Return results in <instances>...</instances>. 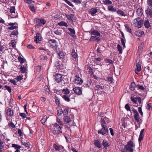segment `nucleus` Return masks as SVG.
Wrapping results in <instances>:
<instances>
[{
	"label": "nucleus",
	"mask_w": 152,
	"mask_h": 152,
	"mask_svg": "<svg viewBox=\"0 0 152 152\" xmlns=\"http://www.w3.org/2000/svg\"><path fill=\"white\" fill-rule=\"evenodd\" d=\"M91 34L92 35H96L99 37H100L101 36L100 34L96 30H94L92 31L91 32Z\"/></svg>",
	"instance_id": "23"
},
{
	"label": "nucleus",
	"mask_w": 152,
	"mask_h": 152,
	"mask_svg": "<svg viewBox=\"0 0 152 152\" xmlns=\"http://www.w3.org/2000/svg\"><path fill=\"white\" fill-rule=\"evenodd\" d=\"M39 58L42 60H43L45 59L46 60L47 58V57L46 56L42 55L40 56Z\"/></svg>",
	"instance_id": "61"
},
{
	"label": "nucleus",
	"mask_w": 152,
	"mask_h": 152,
	"mask_svg": "<svg viewBox=\"0 0 152 152\" xmlns=\"http://www.w3.org/2000/svg\"><path fill=\"white\" fill-rule=\"evenodd\" d=\"M152 69L149 66H146L144 69V74L145 75H148L151 73Z\"/></svg>",
	"instance_id": "8"
},
{
	"label": "nucleus",
	"mask_w": 152,
	"mask_h": 152,
	"mask_svg": "<svg viewBox=\"0 0 152 152\" xmlns=\"http://www.w3.org/2000/svg\"><path fill=\"white\" fill-rule=\"evenodd\" d=\"M125 108L127 111H130V108L128 104H127L125 105Z\"/></svg>",
	"instance_id": "58"
},
{
	"label": "nucleus",
	"mask_w": 152,
	"mask_h": 152,
	"mask_svg": "<svg viewBox=\"0 0 152 152\" xmlns=\"http://www.w3.org/2000/svg\"><path fill=\"white\" fill-rule=\"evenodd\" d=\"M54 77L56 81L58 83L61 82L63 80L62 77L60 74H57L54 75Z\"/></svg>",
	"instance_id": "6"
},
{
	"label": "nucleus",
	"mask_w": 152,
	"mask_h": 152,
	"mask_svg": "<svg viewBox=\"0 0 152 152\" xmlns=\"http://www.w3.org/2000/svg\"><path fill=\"white\" fill-rule=\"evenodd\" d=\"M117 48L118 51L120 53H122V48L121 47L119 44L117 45Z\"/></svg>",
	"instance_id": "50"
},
{
	"label": "nucleus",
	"mask_w": 152,
	"mask_h": 152,
	"mask_svg": "<svg viewBox=\"0 0 152 152\" xmlns=\"http://www.w3.org/2000/svg\"><path fill=\"white\" fill-rule=\"evenodd\" d=\"M69 109L67 108H65L64 109V111H63V113L64 116H67L68 113Z\"/></svg>",
	"instance_id": "35"
},
{
	"label": "nucleus",
	"mask_w": 152,
	"mask_h": 152,
	"mask_svg": "<svg viewBox=\"0 0 152 152\" xmlns=\"http://www.w3.org/2000/svg\"><path fill=\"white\" fill-rule=\"evenodd\" d=\"M138 111L139 112L140 114V115L142 116H143V113L141 107H139L138 108Z\"/></svg>",
	"instance_id": "63"
},
{
	"label": "nucleus",
	"mask_w": 152,
	"mask_h": 152,
	"mask_svg": "<svg viewBox=\"0 0 152 152\" xmlns=\"http://www.w3.org/2000/svg\"><path fill=\"white\" fill-rule=\"evenodd\" d=\"M18 32L17 30H15L14 31H12L11 33V34L10 35V37H11V35H15L17 36L18 35Z\"/></svg>",
	"instance_id": "45"
},
{
	"label": "nucleus",
	"mask_w": 152,
	"mask_h": 152,
	"mask_svg": "<svg viewBox=\"0 0 152 152\" xmlns=\"http://www.w3.org/2000/svg\"><path fill=\"white\" fill-rule=\"evenodd\" d=\"M145 129H142L140 131V134L139 135V138L138 139L139 142H140L143 139L144 135L143 134Z\"/></svg>",
	"instance_id": "14"
},
{
	"label": "nucleus",
	"mask_w": 152,
	"mask_h": 152,
	"mask_svg": "<svg viewBox=\"0 0 152 152\" xmlns=\"http://www.w3.org/2000/svg\"><path fill=\"white\" fill-rule=\"evenodd\" d=\"M47 118L44 117L41 120V121L42 124H44L45 123L46 121Z\"/></svg>",
	"instance_id": "59"
},
{
	"label": "nucleus",
	"mask_w": 152,
	"mask_h": 152,
	"mask_svg": "<svg viewBox=\"0 0 152 152\" xmlns=\"http://www.w3.org/2000/svg\"><path fill=\"white\" fill-rule=\"evenodd\" d=\"M10 10V12H11L12 14H15V7L13 6L12 7H11Z\"/></svg>",
	"instance_id": "44"
},
{
	"label": "nucleus",
	"mask_w": 152,
	"mask_h": 152,
	"mask_svg": "<svg viewBox=\"0 0 152 152\" xmlns=\"http://www.w3.org/2000/svg\"><path fill=\"white\" fill-rule=\"evenodd\" d=\"M136 87L138 89H140V90H143L145 89V88L143 87V86L139 85H137Z\"/></svg>",
	"instance_id": "49"
},
{
	"label": "nucleus",
	"mask_w": 152,
	"mask_h": 152,
	"mask_svg": "<svg viewBox=\"0 0 152 152\" xmlns=\"http://www.w3.org/2000/svg\"><path fill=\"white\" fill-rule=\"evenodd\" d=\"M102 145L105 149H107V147L110 146V145L105 140H103L102 142Z\"/></svg>",
	"instance_id": "19"
},
{
	"label": "nucleus",
	"mask_w": 152,
	"mask_h": 152,
	"mask_svg": "<svg viewBox=\"0 0 152 152\" xmlns=\"http://www.w3.org/2000/svg\"><path fill=\"white\" fill-rule=\"evenodd\" d=\"M45 91L46 94L47 95H49L50 93V91L49 89L48 88V86H46L45 87Z\"/></svg>",
	"instance_id": "39"
},
{
	"label": "nucleus",
	"mask_w": 152,
	"mask_h": 152,
	"mask_svg": "<svg viewBox=\"0 0 152 152\" xmlns=\"http://www.w3.org/2000/svg\"><path fill=\"white\" fill-rule=\"evenodd\" d=\"M97 12V10L95 8H91L89 12V13L93 16H94L95 14Z\"/></svg>",
	"instance_id": "12"
},
{
	"label": "nucleus",
	"mask_w": 152,
	"mask_h": 152,
	"mask_svg": "<svg viewBox=\"0 0 152 152\" xmlns=\"http://www.w3.org/2000/svg\"><path fill=\"white\" fill-rule=\"evenodd\" d=\"M6 113L7 115L11 117L13 115V110H11V109L9 108L7 110Z\"/></svg>",
	"instance_id": "16"
},
{
	"label": "nucleus",
	"mask_w": 152,
	"mask_h": 152,
	"mask_svg": "<svg viewBox=\"0 0 152 152\" xmlns=\"http://www.w3.org/2000/svg\"><path fill=\"white\" fill-rule=\"evenodd\" d=\"M8 126L10 127H11L12 128H15V126L14 124L12 123V122H11L10 123L8 124Z\"/></svg>",
	"instance_id": "60"
},
{
	"label": "nucleus",
	"mask_w": 152,
	"mask_h": 152,
	"mask_svg": "<svg viewBox=\"0 0 152 152\" xmlns=\"http://www.w3.org/2000/svg\"><path fill=\"white\" fill-rule=\"evenodd\" d=\"M40 34L39 33H37L36 34V36L34 37V41L36 43H39L40 41H41V38H40Z\"/></svg>",
	"instance_id": "10"
},
{
	"label": "nucleus",
	"mask_w": 152,
	"mask_h": 152,
	"mask_svg": "<svg viewBox=\"0 0 152 152\" xmlns=\"http://www.w3.org/2000/svg\"><path fill=\"white\" fill-rule=\"evenodd\" d=\"M62 91V92H64V94L66 95L69 94L70 93L69 90L67 88H66V89H63Z\"/></svg>",
	"instance_id": "41"
},
{
	"label": "nucleus",
	"mask_w": 152,
	"mask_h": 152,
	"mask_svg": "<svg viewBox=\"0 0 152 152\" xmlns=\"http://www.w3.org/2000/svg\"><path fill=\"white\" fill-rule=\"evenodd\" d=\"M147 16L149 18H152V9L148 6V8L145 10Z\"/></svg>",
	"instance_id": "5"
},
{
	"label": "nucleus",
	"mask_w": 152,
	"mask_h": 152,
	"mask_svg": "<svg viewBox=\"0 0 152 152\" xmlns=\"http://www.w3.org/2000/svg\"><path fill=\"white\" fill-rule=\"evenodd\" d=\"M135 146L133 142L130 140L127 143V144L124 146V148L125 149H123L121 150V152H133L134 151V149L132 148Z\"/></svg>",
	"instance_id": "1"
},
{
	"label": "nucleus",
	"mask_w": 152,
	"mask_h": 152,
	"mask_svg": "<svg viewBox=\"0 0 152 152\" xmlns=\"http://www.w3.org/2000/svg\"><path fill=\"white\" fill-rule=\"evenodd\" d=\"M92 83V82L91 79H88L87 81V83L85 85V87H88V88L89 87Z\"/></svg>",
	"instance_id": "24"
},
{
	"label": "nucleus",
	"mask_w": 152,
	"mask_h": 152,
	"mask_svg": "<svg viewBox=\"0 0 152 152\" xmlns=\"http://www.w3.org/2000/svg\"><path fill=\"white\" fill-rule=\"evenodd\" d=\"M53 146L56 151H59L61 150V147L55 144H54Z\"/></svg>",
	"instance_id": "47"
},
{
	"label": "nucleus",
	"mask_w": 152,
	"mask_h": 152,
	"mask_svg": "<svg viewBox=\"0 0 152 152\" xmlns=\"http://www.w3.org/2000/svg\"><path fill=\"white\" fill-rule=\"evenodd\" d=\"M94 143L95 145L98 148H100L102 147V144L98 140H96L94 141Z\"/></svg>",
	"instance_id": "15"
},
{
	"label": "nucleus",
	"mask_w": 152,
	"mask_h": 152,
	"mask_svg": "<svg viewBox=\"0 0 152 152\" xmlns=\"http://www.w3.org/2000/svg\"><path fill=\"white\" fill-rule=\"evenodd\" d=\"M143 10L141 8H139L137 10L136 12L137 15L139 16H141L143 15Z\"/></svg>",
	"instance_id": "17"
},
{
	"label": "nucleus",
	"mask_w": 152,
	"mask_h": 152,
	"mask_svg": "<svg viewBox=\"0 0 152 152\" xmlns=\"http://www.w3.org/2000/svg\"><path fill=\"white\" fill-rule=\"evenodd\" d=\"M40 20V23H41L43 25H44L45 24L46 21L44 19L42 18Z\"/></svg>",
	"instance_id": "64"
},
{
	"label": "nucleus",
	"mask_w": 152,
	"mask_h": 152,
	"mask_svg": "<svg viewBox=\"0 0 152 152\" xmlns=\"http://www.w3.org/2000/svg\"><path fill=\"white\" fill-rule=\"evenodd\" d=\"M144 25L145 28H148L151 26L148 20H146L144 22Z\"/></svg>",
	"instance_id": "22"
},
{
	"label": "nucleus",
	"mask_w": 152,
	"mask_h": 152,
	"mask_svg": "<svg viewBox=\"0 0 152 152\" xmlns=\"http://www.w3.org/2000/svg\"><path fill=\"white\" fill-rule=\"evenodd\" d=\"M62 97L67 102L70 101V98L68 95H64L62 96Z\"/></svg>",
	"instance_id": "29"
},
{
	"label": "nucleus",
	"mask_w": 152,
	"mask_h": 152,
	"mask_svg": "<svg viewBox=\"0 0 152 152\" xmlns=\"http://www.w3.org/2000/svg\"><path fill=\"white\" fill-rule=\"evenodd\" d=\"M104 129L103 128L98 131V133L99 134H101L102 135H104L106 134V133L104 132Z\"/></svg>",
	"instance_id": "33"
},
{
	"label": "nucleus",
	"mask_w": 152,
	"mask_h": 152,
	"mask_svg": "<svg viewBox=\"0 0 152 152\" xmlns=\"http://www.w3.org/2000/svg\"><path fill=\"white\" fill-rule=\"evenodd\" d=\"M53 126V133L54 134H58L60 133H62V131L61 126L57 123L52 124V126Z\"/></svg>",
	"instance_id": "2"
},
{
	"label": "nucleus",
	"mask_w": 152,
	"mask_h": 152,
	"mask_svg": "<svg viewBox=\"0 0 152 152\" xmlns=\"http://www.w3.org/2000/svg\"><path fill=\"white\" fill-rule=\"evenodd\" d=\"M74 92L76 94L80 95L82 94V91L80 88L78 87H76L73 88Z\"/></svg>",
	"instance_id": "7"
},
{
	"label": "nucleus",
	"mask_w": 152,
	"mask_h": 152,
	"mask_svg": "<svg viewBox=\"0 0 152 152\" xmlns=\"http://www.w3.org/2000/svg\"><path fill=\"white\" fill-rule=\"evenodd\" d=\"M130 99H131V100L135 104H136L137 103V100L136 98H134V97H133L132 96H131L130 97Z\"/></svg>",
	"instance_id": "55"
},
{
	"label": "nucleus",
	"mask_w": 152,
	"mask_h": 152,
	"mask_svg": "<svg viewBox=\"0 0 152 152\" xmlns=\"http://www.w3.org/2000/svg\"><path fill=\"white\" fill-rule=\"evenodd\" d=\"M3 143V142L0 139V152H2L1 149L4 148V146L2 145Z\"/></svg>",
	"instance_id": "46"
},
{
	"label": "nucleus",
	"mask_w": 152,
	"mask_h": 152,
	"mask_svg": "<svg viewBox=\"0 0 152 152\" xmlns=\"http://www.w3.org/2000/svg\"><path fill=\"white\" fill-rule=\"evenodd\" d=\"M132 111L134 113V117L139 116V114L137 111L135 109H133Z\"/></svg>",
	"instance_id": "37"
},
{
	"label": "nucleus",
	"mask_w": 152,
	"mask_h": 152,
	"mask_svg": "<svg viewBox=\"0 0 152 152\" xmlns=\"http://www.w3.org/2000/svg\"><path fill=\"white\" fill-rule=\"evenodd\" d=\"M147 3L149 6L152 7V0H147Z\"/></svg>",
	"instance_id": "57"
},
{
	"label": "nucleus",
	"mask_w": 152,
	"mask_h": 152,
	"mask_svg": "<svg viewBox=\"0 0 152 152\" xmlns=\"http://www.w3.org/2000/svg\"><path fill=\"white\" fill-rule=\"evenodd\" d=\"M60 31H61V30H58L57 29H56L54 31V33L58 35H61V33Z\"/></svg>",
	"instance_id": "48"
},
{
	"label": "nucleus",
	"mask_w": 152,
	"mask_h": 152,
	"mask_svg": "<svg viewBox=\"0 0 152 152\" xmlns=\"http://www.w3.org/2000/svg\"><path fill=\"white\" fill-rule=\"evenodd\" d=\"M28 7L30 9V10L32 11H34L35 10V8L34 6L33 5L31 4L28 5Z\"/></svg>",
	"instance_id": "54"
},
{
	"label": "nucleus",
	"mask_w": 152,
	"mask_h": 152,
	"mask_svg": "<svg viewBox=\"0 0 152 152\" xmlns=\"http://www.w3.org/2000/svg\"><path fill=\"white\" fill-rule=\"evenodd\" d=\"M19 115L23 118H24L26 117V115L25 113H20Z\"/></svg>",
	"instance_id": "62"
},
{
	"label": "nucleus",
	"mask_w": 152,
	"mask_h": 152,
	"mask_svg": "<svg viewBox=\"0 0 152 152\" xmlns=\"http://www.w3.org/2000/svg\"><path fill=\"white\" fill-rule=\"evenodd\" d=\"M58 55L60 58H63L64 56V54L63 53L60 51H58L57 52Z\"/></svg>",
	"instance_id": "25"
},
{
	"label": "nucleus",
	"mask_w": 152,
	"mask_h": 152,
	"mask_svg": "<svg viewBox=\"0 0 152 152\" xmlns=\"http://www.w3.org/2000/svg\"><path fill=\"white\" fill-rule=\"evenodd\" d=\"M57 44V42L54 39H50L48 41L49 46L51 48H54L56 50L58 47Z\"/></svg>",
	"instance_id": "4"
},
{
	"label": "nucleus",
	"mask_w": 152,
	"mask_h": 152,
	"mask_svg": "<svg viewBox=\"0 0 152 152\" xmlns=\"http://www.w3.org/2000/svg\"><path fill=\"white\" fill-rule=\"evenodd\" d=\"M75 83L77 84H81L82 83L83 81L82 79L78 75L75 76Z\"/></svg>",
	"instance_id": "9"
},
{
	"label": "nucleus",
	"mask_w": 152,
	"mask_h": 152,
	"mask_svg": "<svg viewBox=\"0 0 152 152\" xmlns=\"http://www.w3.org/2000/svg\"><path fill=\"white\" fill-rule=\"evenodd\" d=\"M100 122H101V123H102V126L103 127V128H104L105 127H106L105 125L106 124L105 121L104 120V119L101 118V120L100 121Z\"/></svg>",
	"instance_id": "42"
},
{
	"label": "nucleus",
	"mask_w": 152,
	"mask_h": 152,
	"mask_svg": "<svg viewBox=\"0 0 152 152\" xmlns=\"http://www.w3.org/2000/svg\"><path fill=\"white\" fill-rule=\"evenodd\" d=\"M108 10L112 12H116V9L113 6L110 5L108 7Z\"/></svg>",
	"instance_id": "26"
},
{
	"label": "nucleus",
	"mask_w": 152,
	"mask_h": 152,
	"mask_svg": "<svg viewBox=\"0 0 152 152\" xmlns=\"http://www.w3.org/2000/svg\"><path fill=\"white\" fill-rule=\"evenodd\" d=\"M100 40V38L95 36H91V37L90 39H89V41H96L97 42H99Z\"/></svg>",
	"instance_id": "11"
},
{
	"label": "nucleus",
	"mask_w": 152,
	"mask_h": 152,
	"mask_svg": "<svg viewBox=\"0 0 152 152\" xmlns=\"http://www.w3.org/2000/svg\"><path fill=\"white\" fill-rule=\"evenodd\" d=\"M125 26L127 31L132 34V32L131 29L129 28V26L127 25H125Z\"/></svg>",
	"instance_id": "40"
},
{
	"label": "nucleus",
	"mask_w": 152,
	"mask_h": 152,
	"mask_svg": "<svg viewBox=\"0 0 152 152\" xmlns=\"http://www.w3.org/2000/svg\"><path fill=\"white\" fill-rule=\"evenodd\" d=\"M4 88H5L10 93L11 92V89L10 86L5 85L4 86Z\"/></svg>",
	"instance_id": "53"
},
{
	"label": "nucleus",
	"mask_w": 152,
	"mask_h": 152,
	"mask_svg": "<svg viewBox=\"0 0 152 152\" xmlns=\"http://www.w3.org/2000/svg\"><path fill=\"white\" fill-rule=\"evenodd\" d=\"M136 66L137 68L135 70V72L137 74L138 73L140 72L141 70V65L139 62L137 63Z\"/></svg>",
	"instance_id": "13"
},
{
	"label": "nucleus",
	"mask_w": 152,
	"mask_h": 152,
	"mask_svg": "<svg viewBox=\"0 0 152 152\" xmlns=\"http://www.w3.org/2000/svg\"><path fill=\"white\" fill-rule=\"evenodd\" d=\"M134 118L138 123V124L139 125H140L142 122V120L141 118H140V116L135 117Z\"/></svg>",
	"instance_id": "30"
},
{
	"label": "nucleus",
	"mask_w": 152,
	"mask_h": 152,
	"mask_svg": "<svg viewBox=\"0 0 152 152\" xmlns=\"http://www.w3.org/2000/svg\"><path fill=\"white\" fill-rule=\"evenodd\" d=\"M58 24L61 26H65L66 27H67L68 26L67 23L64 21H62L58 23Z\"/></svg>",
	"instance_id": "27"
},
{
	"label": "nucleus",
	"mask_w": 152,
	"mask_h": 152,
	"mask_svg": "<svg viewBox=\"0 0 152 152\" xmlns=\"http://www.w3.org/2000/svg\"><path fill=\"white\" fill-rule=\"evenodd\" d=\"M103 4L105 5H110L112 4L111 1L109 0H106L103 1Z\"/></svg>",
	"instance_id": "36"
},
{
	"label": "nucleus",
	"mask_w": 152,
	"mask_h": 152,
	"mask_svg": "<svg viewBox=\"0 0 152 152\" xmlns=\"http://www.w3.org/2000/svg\"><path fill=\"white\" fill-rule=\"evenodd\" d=\"M136 86L134 82H132L131 84L130 87V90L132 91H134L136 87Z\"/></svg>",
	"instance_id": "18"
},
{
	"label": "nucleus",
	"mask_w": 152,
	"mask_h": 152,
	"mask_svg": "<svg viewBox=\"0 0 152 152\" xmlns=\"http://www.w3.org/2000/svg\"><path fill=\"white\" fill-rule=\"evenodd\" d=\"M137 23L138 28H140L142 27V25L143 24V21L140 20L137 22Z\"/></svg>",
	"instance_id": "31"
},
{
	"label": "nucleus",
	"mask_w": 152,
	"mask_h": 152,
	"mask_svg": "<svg viewBox=\"0 0 152 152\" xmlns=\"http://www.w3.org/2000/svg\"><path fill=\"white\" fill-rule=\"evenodd\" d=\"M72 56L75 58H76L77 57V55L76 52H75V50L73 49L72 53Z\"/></svg>",
	"instance_id": "28"
},
{
	"label": "nucleus",
	"mask_w": 152,
	"mask_h": 152,
	"mask_svg": "<svg viewBox=\"0 0 152 152\" xmlns=\"http://www.w3.org/2000/svg\"><path fill=\"white\" fill-rule=\"evenodd\" d=\"M117 12L118 14L121 15L122 16H126V15L125 14L124 12L120 10H118L117 11Z\"/></svg>",
	"instance_id": "34"
},
{
	"label": "nucleus",
	"mask_w": 152,
	"mask_h": 152,
	"mask_svg": "<svg viewBox=\"0 0 152 152\" xmlns=\"http://www.w3.org/2000/svg\"><path fill=\"white\" fill-rule=\"evenodd\" d=\"M12 147L14 148L15 149H20L21 148L20 146L15 144H12Z\"/></svg>",
	"instance_id": "43"
},
{
	"label": "nucleus",
	"mask_w": 152,
	"mask_h": 152,
	"mask_svg": "<svg viewBox=\"0 0 152 152\" xmlns=\"http://www.w3.org/2000/svg\"><path fill=\"white\" fill-rule=\"evenodd\" d=\"M64 120L66 123H68L71 121L70 118L68 116H66L64 117Z\"/></svg>",
	"instance_id": "21"
},
{
	"label": "nucleus",
	"mask_w": 152,
	"mask_h": 152,
	"mask_svg": "<svg viewBox=\"0 0 152 152\" xmlns=\"http://www.w3.org/2000/svg\"><path fill=\"white\" fill-rule=\"evenodd\" d=\"M20 71L21 73H24L26 71V66H21L20 67Z\"/></svg>",
	"instance_id": "32"
},
{
	"label": "nucleus",
	"mask_w": 152,
	"mask_h": 152,
	"mask_svg": "<svg viewBox=\"0 0 152 152\" xmlns=\"http://www.w3.org/2000/svg\"><path fill=\"white\" fill-rule=\"evenodd\" d=\"M18 59L21 64H22L23 63L24 61H26L25 59L22 58L20 56L18 57Z\"/></svg>",
	"instance_id": "38"
},
{
	"label": "nucleus",
	"mask_w": 152,
	"mask_h": 152,
	"mask_svg": "<svg viewBox=\"0 0 152 152\" xmlns=\"http://www.w3.org/2000/svg\"><path fill=\"white\" fill-rule=\"evenodd\" d=\"M104 86L101 84L100 83L99 85L95 86L94 88L95 91H97V93H102L103 91V90L104 89Z\"/></svg>",
	"instance_id": "3"
},
{
	"label": "nucleus",
	"mask_w": 152,
	"mask_h": 152,
	"mask_svg": "<svg viewBox=\"0 0 152 152\" xmlns=\"http://www.w3.org/2000/svg\"><path fill=\"white\" fill-rule=\"evenodd\" d=\"M23 79L21 75L18 76L15 78V79L17 81H20L22 80Z\"/></svg>",
	"instance_id": "51"
},
{
	"label": "nucleus",
	"mask_w": 152,
	"mask_h": 152,
	"mask_svg": "<svg viewBox=\"0 0 152 152\" xmlns=\"http://www.w3.org/2000/svg\"><path fill=\"white\" fill-rule=\"evenodd\" d=\"M72 2L77 4H81L82 0H71Z\"/></svg>",
	"instance_id": "56"
},
{
	"label": "nucleus",
	"mask_w": 152,
	"mask_h": 152,
	"mask_svg": "<svg viewBox=\"0 0 152 152\" xmlns=\"http://www.w3.org/2000/svg\"><path fill=\"white\" fill-rule=\"evenodd\" d=\"M55 102L56 104H58V105H59L60 104L59 100V99L58 98L56 95L55 97Z\"/></svg>",
	"instance_id": "52"
},
{
	"label": "nucleus",
	"mask_w": 152,
	"mask_h": 152,
	"mask_svg": "<svg viewBox=\"0 0 152 152\" xmlns=\"http://www.w3.org/2000/svg\"><path fill=\"white\" fill-rule=\"evenodd\" d=\"M68 29L70 32V33L69 34L73 37H74V35H75V32L74 29L69 28H68Z\"/></svg>",
	"instance_id": "20"
}]
</instances>
